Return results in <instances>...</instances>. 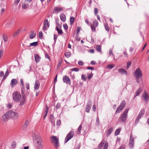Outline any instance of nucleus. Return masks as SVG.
<instances>
[{
  "instance_id": "22",
  "label": "nucleus",
  "mask_w": 149,
  "mask_h": 149,
  "mask_svg": "<svg viewBox=\"0 0 149 149\" xmlns=\"http://www.w3.org/2000/svg\"><path fill=\"white\" fill-rule=\"evenodd\" d=\"M9 118V116L8 115V112H7L5 114L2 116L3 120L4 121L8 119Z\"/></svg>"
},
{
  "instance_id": "11",
  "label": "nucleus",
  "mask_w": 149,
  "mask_h": 149,
  "mask_svg": "<svg viewBox=\"0 0 149 149\" xmlns=\"http://www.w3.org/2000/svg\"><path fill=\"white\" fill-rule=\"evenodd\" d=\"M34 141L35 142H36L37 144H38V145L40 147H42L41 143L42 142V140L40 136L37 135L36 136L35 139L34 140Z\"/></svg>"
},
{
  "instance_id": "40",
  "label": "nucleus",
  "mask_w": 149,
  "mask_h": 149,
  "mask_svg": "<svg viewBox=\"0 0 149 149\" xmlns=\"http://www.w3.org/2000/svg\"><path fill=\"white\" fill-rule=\"evenodd\" d=\"M74 17H70V24L71 25H72L73 24L74 21Z\"/></svg>"
},
{
  "instance_id": "7",
  "label": "nucleus",
  "mask_w": 149,
  "mask_h": 149,
  "mask_svg": "<svg viewBox=\"0 0 149 149\" xmlns=\"http://www.w3.org/2000/svg\"><path fill=\"white\" fill-rule=\"evenodd\" d=\"M7 112L9 118H11L13 119H16L18 116V113L15 112L12 110L9 111Z\"/></svg>"
},
{
  "instance_id": "37",
  "label": "nucleus",
  "mask_w": 149,
  "mask_h": 149,
  "mask_svg": "<svg viewBox=\"0 0 149 149\" xmlns=\"http://www.w3.org/2000/svg\"><path fill=\"white\" fill-rule=\"evenodd\" d=\"M115 66V65L113 64H110L107 65V68L109 69H111L114 68Z\"/></svg>"
},
{
  "instance_id": "44",
  "label": "nucleus",
  "mask_w": 149,
  "mask_h": 149,
  "mask_svg": "<svg viewBox=\"0 0 149 149\" xmlns=\"http://www.w3.org/2000/svg\"><path fill=\"white\" fill-rule=\"evenodd\" d=\"M82 127V125H80L79 126L77 130V133L78 134H80L81 133V130Z\"/></svg>"
},
{
  "instance_id": "64",
  "label": "nucleus",
  "mask_w": 149,
  "mask_h": 149,
  "mask_svg": "<svg viewBox=\"0 0 149 149\" xmlns=\"http://www.w3.org/2000/svg\"><path fill=\"white\" fill-rule=\"evenodd\" d=\"M88 78L89 79H91L92 77V75L88 74H87Z\"/></svg>"
},
{
  "instance_id": "48",
  "label": "nucleus",
  "mask_w": 149,
  "mask_h": 149,
  "mask_svg": "<svg viewBox=\"0 0 149 149\" xmlns=\"http://www.w3.org/2000/svg\"><path fill=\"white\" fill-rule=\"evenodd\" d=\"M108 146V144L107 142L105 143L103 149H107Z\"/></svg>"
},
{
  "instance_id": "34",
  "label": "nucleus",
  "mask_w": 149,
  "mask_h": 149,
  "mask_svg": "<svg viewBox=\"0 0 149 149\" xmlns=\"http://www.w3.org/2000/svg\"><path fill=\"white\" fill-rule=\"evenodd\" d=\"M38 42H33L30 44V45L29 46V47L31 46H36L38 45Z\"/></svg>"
},
{
  "instance_id": "15",
  "label": "nucleus",
  "mask_w": 149,
  "mask_h": 149,
  "mask_svg": "<svg viewBox=\"0 0 149 149\" xmlns=\"http://www.w3.org/2000/svg\"><path fill=\"white\" fill-rule=\"evenodd\" d=\"M49 23L48 22V19H45L44 21L43 30H46L47 29V27H49Z\"/></svg>"
},
{
  "instance_id": "60",
  "label": "nucleus",
  "mask_w": 149,
  "mask_h": 149,
  "mask_svg": "<svg viewBox=\"0 0 149 149\" xmlns=\"http://www.w3.org/2000/svg\"><path fill=\"white\" fill-rule=\"evenodd\" d=\"M20 0H15L14 4H16L17 5L19 3Z\"/></svg>"
},
{
  "instance_id": "45",
  "label": "nucleus",
  "mask_w": 149,
  "mask_h": 149,
  "mask_svg": "<svg viewBox=\"0 0 149 149\" xmlns=\"http://www.w3.org/2000/svg\"><path fill=\"white\" fill-rule=\"evenodd\" d=\"M20 30V29H19L18 31L15 32L13 34V37H15L16 36L19 35V34Z\"/></svg>"
},
{
  "instance_id": "36",
  "label": "nucleus",
  "mask_w": 149,
  "mask_h": 149,
  "mask_svg": "<svg viewBox=\"0 0 149 149\" xmlns=\"http://www.w3.org/2000/svg\"><path fill=\"white\" fill-rule=\"evenodd\" d=\"M104 142H103V141H102L99 145L98 146L97 149H101L102 148L103 145L104 144Z\"/></svg>"
},
{
  "instance_id": "12",
  "label": "nucleus",
  "mask_w": 149,
  "mask_h": 149,
  "mask_svg": "<svg viewBox=\"0 0 149 149\" xmlns=\"http://www.w3.org/2000/svg\"><path fill=\"white\" fill-rule=\"evenodd\" d=\"M63 82L66 84H71V81L70 78L67 76L65 75L63 77Z\"/></svg>"
},
{
  "instance_id": "54",
  "label": "nucleus",
  "mask_w": 149,
  "mask_h": 149,
  "mask_svg": "<svg viewBox=\"0 0 149 149\" xmlns=\"http://www.w3.org/2000/svg\"><path fill=\"white\" fill-rule=\"evenodd\" d=\"M3 55V51L2 49L0 50V59Z\"/></svg>"
},
{
  "instance_id": "18",
  "label": "nucleus",
  "mask_w": 149,
  "mask_h": 149,
  "mask_svg": "<svg viewBox=\"0 0 149 149\" xmlns=\"http://www.w3.org/2000/svg\"><path fill=\"white\" fill-rule=\"evenodd\" d=\"M40 86V83L38 80L36 81L34 85V89L35 90H38Z\"/></svg>"
},
{
  "instance_id": "51",
  "label": "nucleus",
  "mask_w": 149,
  "mask_h": 149,
  "mask_svg": "<svg viewBox=\"0 0 149 149\" xmlns=\"http://www.w3.org/2000/svg\"><path fill=\"white\" fill-rule=\"evenodd\" d=\"M11 146L13 148H15L16 146V143L15 142H12Z\"/></svg>"
},
{
  "instance_id": "29",
  "label": "nucleus",
  "mask_w": 149,
  "mask_h": 149,
  "mask_svg": "<svg viewBox=\"0 0 149 149\" xmlns=\"http://www.w3.org/2000/svg\"><path fill=\"white\" fill-rule=\"evenodd\" d=\"M29 124V121L28 120H26L23 125V129L25 130L27 128Z\"/></svg>"
},
{
  "instance_id": "1",
  "label": "nucleus",
  "mask_w": 149,
  "mask_h": 149,
  "mask_svg": "<svg viewBox=\"0 0 149 149\" xmlns=\"http://www.w3.org/2000/svg\"><path fill=\"white\" fill-rule=\"evenodd\" d=\"M21 84L22 86L21 87L22 93V99L21 102L19 104V105L22 106L23 105L25 101V95L24 93L25 87L24 84L23 79H20Z\"/></svg>"
},
{
  "instance_id": "9",
  "label": "nucleus",
  "mask_w": 149,
  "mask_h": 149,
  "mask_svg": "<svg viewBox=\"0 0 149 149\" xmlns=\"http://www.w3.org/2000/svg\"><path fill=\"white\" fill-rule=\"evenodd\" d=\"M98 26V22L96 20H95L92 24H91V28L93 32H94L96 31V28Z\"/></svg>"
},
{
  "instance_id": "52",
  "label": "nucleus",
  "mask_w": 149,
  "mask_h": 149,
  "mask_svg": "<svg viewBox=\"0 0 149 149\" xmlns=\"http://www.w3.org/2000/svg\"><path fill=\"white\" fill-rule=\"evenodd\" d=\"M63 26L64 29L66 30L68 29V27L67 25L66 24H64L63 25Z\"/></svg>"
},
{
  "instance_id": "46",
  "label": "nucleus",
  "mask_w": 149,
  "mask_h": 149,
  "mask_svg": "<svg viewBox=\"0 0 149 149\" xmlns=\"http://www.w3.org/2000/svg\"><path fill=\"white\" fill-rule=\"evenodd\" d=\"M131 64V62L128 61L127 63V69H128L130 67Z\"/></svg>"
},
{
  "instance_id": "2",
  "label": "nucleus",
  "mask_w": 149,
  "mask_h": 149,
  "mask_svg": "<svg viewBox=\"0 0 149 149\" xmlns=\"http://www.w3.org/2000/svg\"><path fill=\"white\" fill-rule=\"evenodd\" d=\"M129 110V108L126 109L119 118L118 120H120L123 123H125L127 118V113Z\"/></svg>"
},
{
  "instance_id": "25",
  "label": "nucleus",
  "mask_w": 149,
  "mask_h": 149,
  "mask_svg": "<svg viewBox=\"0 0 149 149\" xmlns=\"http://www.w3.org/2000/svg\"><path fill=\"white\" fill-rule=\"evenodd\" d=\"M113 130V128L112 127H111L108 130L107 134V136H109L112 133Z\"/></svg>"
},
{
  "instance_id": "56",
  "label": "nucleus",
  "mask_w": 149,
  "mask_h": 149,
  "mask_svg": "<svg viewBox=\"0 0 149 149\" xmlns=\"http://www.w3.org/2000/svg\"><path fill=\"white\" fill-rule=\"evenodd\" d=\"M124 56L126 57H127L128 56V54L127 53L126 51H124L123 52Z\"/></svg>"
},
{
  "instance_id": "47",
  "label": "nucleus",
  "mask_w": 149,
  "mask_h": 149,
  "mask_svg": "<svg viewBox=\"0 0 149 149\" xmlns=\"http://www.w3.org/2000/svg\"><path fill=\"white\" fill-rule=\"evenodd\" d=\"M56 29H57V31L58 33L60 34H61L63 32L62 30L58 29L57 27H56Z\"/></svg>"
},
{
  "instance_id": "13",
  "label": "nucleus",
  "mask_w": 149,
  "mask_h": 149,
  "mask_svg": "<svg viewBox=\"0 0 149 149\" xmlns=\"http://www.w3.org/2000/svg\"><path fill=\"white\" fill-rule=\"evenodd\" d=\"M63 10V8L62 7H59L58 6H55L54 7L53 10V12L56 13H58Z\"/></svg>"
},
{
  "instance_id": "32",
  "label": "nucleus",
  "mask_w": 149,
  "mask_h": 149,
  "mask_svg": "<svg viewBox=\"0 0 149 149\" xmlns=\"http://www.w3.org/2000/svg\"><path fill=\"white\" fill-rule=\"evenodd\" d=\"M121 127H119L118 129H117L115 131V136H117L118 135L121 130Z\"/></svg>"
},
{
  "instance_id": "50",
  "label": "nucleus",
  "mask_w": 149,
  "mask_h": 149,
  "mask_svg": "<svg viewBox=\"0 0 149 149\" xmlns=\"http://www.w3.org/2000/svg\"><path fill=\"white\" fill-rule=\"evenodd\" d=\"M125 145L123 144L118 149H125Z\"/></svg>"
},
{
  "instance_id": "20",
  "label": "nucleus",
  "mask_w": 149,
  "mask_h": 149,
  "mask_svg": "<svg viewBox=\"0 0 149 149\" xmlns=\"http://www.w3.org/2000/svg\"><path fill=\"white\" fill-rule=\"evenodd\" d=\"M61 20L63 22H65L66 20V16L63 13H61L60 15Z\"/></svg>"
},
{
  "instance_id": "35",
  "label": "nucleus",
  "mask_w": 149,
  "mask_h": 149,
  "mask_svg": "<svg viewBox=\"0 0 149 149\" xmlns=\"http://www.w3.org/2000/svg\"><path fill=\"white\" fill-rule=\"evenodd\" d=\"M46 109L44 111V114H45V115L44 116V119L45 118L46 116L47 115V112H48V109L49 108V107H48L47 105H46Z\"/></svg>"
},
{
  "instance_id": "58",
  "label": "nucleus",
  "mask_w": 149,
  "mask_h": 149,
  "mask_svg": "<svg viewBox=\"0 0 149 149\" xmlns=\"http://www.w3.org/2000/svg\"><path fill=\"white\" fill-rule=\"evenodd\" d=\"M78 64L80 65H84V63L81 61H79L78 62Z\"/></svg>"
},
{
  "instance_id": "26",
  "label": "nucleus",
  "mask_w": 149,
  "mask_h": 149,
  "mask_svg": "<svg viewBox=\"0 0 149 149\" xmlns=\"http://www.w3.org/2000/svg\"><path fill=\"white\" fill-rule=\"evenodd\" d=\"M29 7V4L28 3H23L22 4V7L23 9H26Z\"/></svg>"
},
{
  "instance_id": "5",
  "label": "nucleus",
  "mask_w": 149,
  "mask_h": 149,
  "mask_svg": "<svg viewBox=\"0 0 149 149\" xmlns=\"http://www.w3.org/2000/svg\"><path fill=\"white\" fill-rule=\"evenodd\" d=\"M52 142L54 144L55 147L57 148L59 146L58 139L56 136H53L52 137Z\"/></svg>"
},
{
  "instance_id": "6",
  "label": "nucleus",
  "mask_w": 149,
  "mask_h": 149,
  "mask_svg": "<svg viewBox=\"0 0 149 149\" xmlns=\"http://www.w3.org/2000/svg\"><path fill=\"white\" fill-rule=\"evenodd\" d=\"M145 112V110L143 109L140 111L135 121V124H136L139 122V120L143 117Z\"/></svg>"
},
{
  "instance_id": "21",
  "label": "nucleus",
  "mask_w": 149,
  "mask_h": 149,
  "mask_svg": "<svg viewBox=\"0 0 149 149\" xmlns=\"http://www.w3.org/2000/svg\"><path fill=\"white\" fill-rule=\"evenodd\" d=\"M101 46L100 45H97L95 47L96 50L101 54H102L101 50Z\"/></svg>"
},
{
  "instance_id": "59",
  "label": "nucleus",
  "mask_w": 149,
  "mask_h": 149,
  "mask_svg": "<svg viewBox=\"0 0 149 149\" xmlns=\"http://www.w3.org/2000/svg\"><path fill=\"white\" fill-rule=\"evenodd\" d=\"M61 124V121L60 120H58L57 121L56 125H59Z\"/></svg>"
},
{
  "instance_id": "14",
  "label": "nucleus",
  "mask_w": 149,
  "mask_h": 149,
  "mask_svg": "<svg viewBox=\"0 0 149 149\" xmlns=\"http://www.w3.org/2000/svg\"><path fill=\"white\" fill-rule=\"evenodd\" d=\"M15 19L13 18H10L8 21V23L6 24L5 25V27L6 28H10L11 27V25L12 23L14 21Z\"/></svg>"
},
{
  "instance_id": "57",
  "label": "nucleus",
  "mask_w": 149,
  "mask_h": 149,
  "mask_svg": "<svg viewBox=\"0 0 149 149\" xmlns=\"http://www.w3.org/2000/svg\"><path fill=\"white\" fill-rule=\"evenodd\" d=\"M109 54L110 55H112L113 56V50L112 49H110L109 50Z\"/></svg>"
},
{
  "instance_id": "63",
  "label": "nucleus",
  "mask_w": 149,
  "mask_h": 149,
  "mask_svg": "<svg viewBox=\"0 0 149 149\" xmlns=\"http://www.w3.org/2000/svg\"><path fill=\"white\" fill-rule=\"evenodd\" d=\"M75 38L77 40L79 41L80 40V38L78 35H77L76 36Z\"/></svg>"
},
{
  "instance_id": "43",
  "label": "nucleus",
  "mask_w": 149,
  "mask_h": 149,
  "mask_svg": "<svg viewBox=\"0 0 149 149\" xmlns=\"http://www.w3.org/2000/svg\"><path fill=\"white\" fill-rule=\"evenodd\" d=\"M70 70L72 71H74L75 72H78L79 70V69L77 68H74L70 69Z\"/></svg>"
},
{
  "instance_id": "19",
  "label": "nucleus",
  "mask_w": 149,
  "mask_h": 149,
  "mask_svg": "<svg viewBox=\"0 0 149 149\" xmlns=\"http://www.w3.org/2000/svg\"><path fill=\"white\" fill-rule=\"evenodd\" d=\"M18 83V81L16 79H12L10 82V84L12 88H13Z\"/></svg>"
},
{
  "instance_id": "49",
  "label": "nucleus",
  "mask_w": 149,
  "mask_h": 149,
  "mask_svg": "<svg viewBox=\"0 0 149 149\" xmlns=\"http://www.w3.org/2000/svg\"><path fill=\"white\" fill-rule=\"evenodd\" d=\"M39 38L42 39V31H40L39 33Z\"/></svg>"
},
{
  "instance_id": "3",
  "label": "nucleus",
  "mask_w": 149,
  "mask_h": 149,
  "mask_svg": "<svg viewBox=\"0 0 149 149\" xmlns=\"http://www.w3.org/2000/svg\"><path fill=\"white\" fill-rule=\"evenodd\" d=\"M13 96L15 102H18L20 100L21 96L19 92L17 91L14 92L13 94Z\"/></svg>"
},
{
  "instance_id": "10",
  "label": "nucleus",
  "mask_w": 149,
  "mask_h": 149,
  "mask_svg": "<svg viewBox=\"0 0 149 149\" xmlns=\"http://www.w3.org/2000/svg\"><path fill=\"white\" fill-rule=\"evenodd\" d=\"M129 143V147L131 149H132L134 146V137L132 135V134H131L130 136Z\"/></svg>"
},
{
  "instance_id": "42",
  "label": "nucleus",
  "mask_w": 149,
  "mask_h": 149,
  "mask_svg": "<svg viewBox=\"0 0 149 149\" xmlns=\"http://www.w3.org/2000/svg\"><path fill=\"white\" fill-rule=\"evenodd\" d=\"M71 54L70 52H66L65 54V56L66 58H69V57H70L71 56Z\"/></svg>"
},
{
  "instance_id": "30",
  "label": "nucleus",
  "mask_w": 149,
  "mask_h": 149,
  "mask_svg": "<svg viewBox=\"0 0 149 149\" xmlns=\"http://www.w3.org/2000/svg\"><path fill=\"white\" fill-rule=\"evenodd\" d=\"M142 88H140L137 90L135 93V97L139 95L142 91Z\"/></svg>"
},
{
  "instance_id": "4",
  "label": "nucleus",
  "mask_w": 149,
  "mask_h": 149,
  "mask_svg": "<svg viewBox=\"0 0 149 149\" xmlns=\"http://www.w3.org/2000/svg\"><path fill=\"white\" fill-rule=\"evenodd\" d=\"M142 72L140 69L139 68H136L134 71V75L137 79L138 82V80L139 79L142 77Z\"/></svg>"
},
{
  "instance_id": "53",
  "label": "nucleus",
  "mask_w": 149,
  "mask_h": 149,
  "mask_svg": "<svg viewBox=\"0 0 149 149\" xmlns=\"http://www.w3.org/2000/svg\"><path fill=\"white\" fill-rule=\"evenodd\" d=\"M94 12L95 15H97L98 13V10L96 8H95L94 10Z\"/></svg>"
},
{
  "instance_id": "17",
  "label": "nucleus",
  "mask_w": 149,
  "mask_h": 149,
  "mask_svg": "<svg viewBox=\"0 0 149 149\" xmlns=\"http://www.w3.org/2000/svg\"><path fill=\"white\" fill-rule=\"evenodd\" d=\"M142 97L144 98V100L147 101L149 100V96L146 91L143 93Z\"/></svg>"
},
{
  "instance_id": "27",
  "label": "nucleus",
  "mask_w": 149,
  "mask_h": 149,
  "mask_svg": "<svg viewBox=\"0 0 149 149\" xmlns=\"http://www.w3.org/2000/svg\"><path fill=\"white\" fill-rule=\"evenodd\" d=\"M123 108L122 107H121L120 106H119L117 109L115 113L116 114H117L120 112L123 109Z\"/></svg>"
},
{
  "instance_id": "55",
  "label": "nucleus",
  "mask_w": 149,
  "mask_h": 149,
  "mask_svg": "<svg viewBox=\"0 0 149 149\" xmlns=\"http://www.w3.org/2000/svg\"><path fill=\"white\" fill-rule=\"evenodd\" d=\"M26 88L28 90H29V83H27L26 84Z\"/></svg>"
},
{
  "instance_id": "23",
  "label": "nucleus",
  "mask_w": 149,
  "mask_h": 149,
  "mask_svg": "<svg viewBox=\"0 0 149 149\" xmlns=\"http://www.w3.org/2000/svg\"><path fill=\"white\" fill-rule=\"evenodd\" d=\"M34 57L36 62L37 63L39 62L40 61V57L38 55L35 54L34 55Z\"/></svg>"
},
{
  "instance_id": "16",
  "label": "nucleus",
  "mask_w": 149,
  "mask_h": 149,
  "mask_svg": "<svg viewBox=\"0 0 149 149\" xmlns=\"http://www.w3.org/2000/svg\"><path fill=\"white\" fill-rule=\"evenodd\" d=\"M91 101H89L86 104L85 109L86 112L87 113H89L91 108Z\"/></svg>"
},
{
  "instance_id": "39",
  "label": "nucleus",
  "mask_w": 149,
  "mask_h": 149,
  "mask_svg": "<svg viewBox=\"0 0 149 149\" xmlns=\"http://www.w3.org/2000/svg\"><path fill=\"white\" fill-rule=\"evenodd\" d=\"M96 124L97 126H99L100 125V120L99 117L98 116L96 118Z\"/></svg>"
},
{
  "instance_id": "62",
  "label": "nucleus",
  "mask_w": 149,
  "mask_h": 149,
  "mask_svg": "<svg viewBox=\"0 0 149 149\" xmlns=\"http://www.w3.org/2000/svg\"><path fill=\"white\" fill-rule=\"evenodd\" d=\"M61 106L60 104L59 103H58L57 104V105L56 106V109H58Z\"/></svg>"
},
{
  "instance_id": "28",
  "label": "nucleus",
  "mask_w": 149,
  "mask_h": 149,
  "mask_svg": "<svg viewBox=\"0 0 149 149\" xmlns=\"http://www.w3.org/2000/svg\"><path fill=\"white\" fill-rule=\"evenodd\" d=\"M36 35V33L34 31L31 32L29 35L30 38L31 39L35 37Z\"/></svg>"
},
{
  "instance_id": "24",
  "label": "nucleus",
  "mask_w": 149,
  "mask_h": 149,
  "mask_svg": "<svg viewBox=\"0 0 149 149\" xmlns=\"http://www.w3.org/2000/svg\"><path fill=\"white\" fill-rule=\"evenodd\" d=\"M118 72L121 74H125L126 75H127V71L124 69H120L118 70Z\"/></svg>"
},
{
  "instance_id": "61",
  "label": "nucleus",
  "mask_w": 149,
  "mask_h": 149,
  "mask_svg": "<svg viewBox=\"0 0 149 149\" xmlns=\"http://www.w3.org/2000/svg\"><path fill=\"white\" fill-rule=\"evenodd\" d=\"M57 37L58 36L56 35L55 34H54V40L55 42L56 41V40Z\"/></svg>"
},
{
  "instance_id": "8",
  "label": "nucleus",
  "mask_w": 149,
  "mask_h": 149,
  "mask_svg": "<svg viewBox=\"0 0 149 149\" xmlns=\"http://www.w3.org/2000/svg\"><path fill=\"white\" fill-rule=\"evenodd\" d=\"M74 135V132L73 131H71L67 135L65 139V143H66L69 140L72 139Z\"/></svg>"
},
{
  "instance_id": "41",
  "label": "nucleus",
  "mask_w": 149,
  "mask_h": 149,
  "mask_svg": "<svg viewBox=\"0 0 149 149\" xmlns=\"http://www.w3.org/2000/svg\"><path fill=\"white\" fill-rule=\"evenodd\" d=\"M3 39L4 41L5 42H7L8 41V38L5 35H3Z\"/></svg>"
},
{
  "instance_id": "33",
  "label": "nucleus",
  "mask_w": 149,
  "mask_h": 149,
  "mask_svg": "<svg viewBox=\"0 0 149 149\" xmlns=\"http://www.w3.org/2000/svg\"><path fill=\"white\" fill-rule=\"evenodd\" d=\"M125 105L126 103L125 101L124 100H123L122 101L120 106L123 109L125 107Z\"/></svg>"
},
{
  "instance_id": "38",
  "label": "nucleus",
  "mask_w": 149,
  "mask_h": 149,
  "mask_svg": "<svg viewBox=\"0 0 149 149\" xmlns=\"http://www.w3.org/2000/svg\"><path fill=\"white\" fill-rule=\"evenodd\" d=\"M81 79L83 81H86L87 79L86 76L85 74H83L81 75Z\"/></svg>"
},
{
  "instance_id": "31",
  "label": "nucleus",
  "mask_w": 149,
  "mask_h": 149,
  "mask_svg": "<svg viewBox=\"0 0 149 149\" xmlns=\"http://www.w3.org/2000/svg\"><path fill=\"white\" fill-rule=\"evenodd\" d=\"M104 25L105 29L107 31H109L110 30V28L108 24L107 23L104 24Z\"/></svg>"
}]
</instances>
